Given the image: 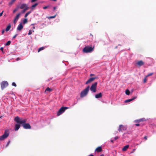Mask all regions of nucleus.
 I'll return each instance as SVG.
<instances>
[{
    "label": "nucleus",
    "instance_id": "f257e3e1",
    "mask_svg": "<svg viewBox=\"0 0 156 156\" xmlns=\"http://www.w3.org/2000/svg\"><path fill=\"white\" fill-rule=\"evenodd\" d=\"M17 124H23V126L25 129H30L31 126L29 123H25L27 122L26 119L19 118L18 116L16 117L14 119Z\"/></svg>",
    "mask_w": 156,
    "mask_h": 156
},
{
    "label": "nucleus",
    "instance_id": "f03ea898",
    "mask_svg": "<svg viewBox=\"0 0 156 156\" xmlns=\"http://www.w3.org/2000/svg\"><path fill=\"white\" fill-rule=\"evenodd\" d=\"M89 86H88L84 90L82 91L81 93L80 97L82 98L85 96L87 94L89 90Z\"/></svg>",
    "mask_w": 156,
    "mask_h": 156
},
{
    "label": "nucleus",
    "instance_id": "7ed1b4c3",
    "mask_svg": "<svg viewBox=\"0 0 156 156\" xmlns=\"http://www.w3.org/2000/svg\"><path fill=\"white\" fill-rule=\"evenodd\" d=\"M97 83L96 82L93 83L90 87V90L93 92H95L96 91Z\"/></svg>",
    "mask_w": 156,
    "mask_h": 156
},
{
    "label": "nucleus",
    "instance_id": "20e7f679",
    "mask_svg": "<svg viewBox=\"0 0 156 156\" xmlns=\"http://www.w3.org/2000/svg\"><path fill=\"white\" fill-rule=\"evenodd\" d=\"M93 50V48L91 47L87 46L85 47L83 49V51L85 53H89L91 52Z\"/></svg>",
    "mask_w": 156,
    "mask_h": 156
},
{
    "label": "nucleus",
    "instance_id": "39448f33",
    "mask_svg": "<svg viewBox=\"0 0 156 156\" xmlns=\"http://www.w3.org/2000/svg\"><path fill=\"white\" fill-rule=\"evenodd\" d=\"M1 85L2 89L3 90L5 88L8 86V83L7 81H3L1 83Z\"/></svg>",
    "mask_w": 156,
    "mask_h": 156
},
{
    "label": "nucleus",
    "instance_id": "423d86ee",
    "mask_svg": "<svg viewBox=\"0 0 156 156\" xmlns=\"http://www.w3.org/2000/svg\"><path fill=\"white\" fill-rule=\"evenodd\" d=\"M126 129V126L122 125H119L118 130L119 132H120L122 130H125Z\"/></svg>",
    "mask_w": 156,
    "mask_h": 156
},
{
    "label": "nucleus",
    "instance_id": "0eeeda50",
    "mask_svg": "<svg viewBox=\"0 0 156 156\" xmlns=\"http://www.w3.org/2000/svg\"><path fill=\"white\" fill-rule=\"evenodd\" d=\"M64 112V107H62L58 112L57 115L58 116H59Z\"/></svg>",
    "mask_w": 156,
    "mask_h": 156
},
{
    "label": "nucleus",
    "instance_id": "6e6552de",
    "mask_svg": "<svg viewBox=\"0 0 156 156\" xmlns=\"http://www.w3.org/2000/svg\"><path fill=\"white\" fill-rule=\"evenodd\" d=\"M96 78V77H91L85 83L86 84H87L93 81Z\"/></svg>",
    "mask_w": 156,
    "mask_h": 156
},
{
    "label": "nucleus",
    "instance_id": "1a4fd4ad",
    "mask_svg": "<svg viewBox=\"0 0 156 156\" xmlns=\"http://www.w3.org/2000/svg\"><path fill=\"white\" fill-rule=\"evenodd\" d=\"M20 8L21 9H26V8H29V7H28L27 5L26 4H23L21 5Z\"/></svg>",
    "mask_w": 156,
    "mask_h": 156
},
{
    "label": "nucleus",
    "instance_id": "9d476101",
    "mask_svg": "<svg viewBox=\"0 0 156 156\" xmlns=\"http://www.w3.org/2000/svg\"><path fill=\"white\" fill-rule=\"evenodd\" d=\"M20 13H19L14 18V23H15L19 18L20 17Z\"/></svg>",
    "mask_w": 156,
    "mask_h": 156
},
{
    "label": "nucleus",
    "instance_id": "9b49d317",
    "mask_svg": "<svg viewBox=\"0 0 156 156\" xmlns=\"http://www.w3.org/2000/svg\"><path fill=\"white\" fill-rule=\"evenodd\" d=\"M5 137L7 138L9 135V131L8 130H5L4 133L3 134Z\"/></svg>",
    "mask_w": 156,
    "mask_h": 156
},
{
    "label": "nucleus",
    "instance_id": "f8f14e48",
    "mask_svg": "<svg viewBox=\"0 0 156 156\" xmlns=\"http://www.w3.org/2000/svg\"><path fill=\"white\" fill-rule=\"evenodd\" d=\"M23 28V26L22 25V23H20L19 24V25L17 27V30H18L20 31Z\"/></svg>",
    "mask_w": 156,
    "mask_h": 156
},
{
    "label": "nucleus",
    "instance_id": "ddd939ff",
    "mask_svg": "<svg viewBox=\"0 0 156 156\" xmlns=\"http://www.w3.org/2000/svg\"><path fill=\"white\" fill-rule=\"evenodd\" d=\"M136 64L139 66H140L144 64V62L141 60L138 62Z\"/></svg>",
    "mask_w": 156,
    "mask_h": 156
},
{
    "label": "nucleus",
    "instance_id": "4468645a",
    "mask_svg": "<svg viewBox=\"0 0 156 156\" xmlns=\"http://www.w3.org/2000/svg\"><path fill=\"white\" fill-rule=\"evenodd\" d=\"M20 124H17L15 125L14 128V129L15 131H17L20 128Z\"/></svg>",
    "mask_w": 156,
    "mask_h": 156
},
{
    "label": "nucleus",
    "instance_id": "2eb2a0df",
    "mask_svg": "<svg viewBox=\"0 0 156 156\" xmlns=\"http://www.w3.org/2000/svg\"><path fill=\"white\" fill-rule=\"evenodd\" d=\"M102 96V94L101 93H100L98 94H96L95 95V97L97 98H101Z\"/></svg>",
    "mask_w": 156,
    "mask_h": 156
},
{
    "label": "nucleus",
    "instance_id": "dca6fc26",
    "mask_svg": "<svg viewBox=\"0 0 156 156\" xmlns=\"http://www.w3.org/2000/svg\"><path fill=\"white\" fill-rule=\"evenodd\" d=\"M136 98V97H135L132 99H127V100H126L125 101V103H127V102H130L133 100H134V99H135Z\"/></svg>",
    "mask_w": 156,
    "mask_h": 156
},
{
    "label": "nucleus",
    "instance_id": "f3484780",
    "mask_svg": "<svg viewBox=\"0 0 156 156\" xmlns=\"http://www.w3.org/2000/svg\"><path fill=\"white\" fill-rule=\"evenodd\" d=\"M102 150V148L101 147H97L95 150V151L97 152H100Z\"/></svg>",
    "mask_w": 156,
    "mask_h": 156
},
{
    "label": "nucleus",
    "instance_id": "a211bd4d",
    "mask_svg": "<svg viewBox=\"0 0 156 156\" xmlns=\"http://www.w3.org/2000/svg\"><path fill=\"white\" fill-rule=\"evenodd\" d=\"M129 147V145H127L124 147H123L122 149V151H125Z\"/></svg>",
    "mask_w": 156,
    "mask_h": 156
},
{
    "label": "nucleus",
    "instance_id": "6ab92c4d",
    "mask_svg": "<svg viewBox=\"0 0 156 156\" xmlns=\"http://www.w3.org/2000/svg\"><path fill=\"white\" fill-rule=\"evenodd\" d=\"M6 138V137L3 135L2 136H0V140H3Z\"/></svg>",
    "mask_w": 156,
    "mask_h": 156
},
{
    "label": "nucleus",
    "instance_id": "aec40b11",
    "mask_svg": "<svg viewBox=\"0 0 156 156\" xmlns=\"http://www.w3.org/2000/svg\"><path fill=\"white\" fill-rule=\"evenodd\" d=\"M10 28H11V25H10L9 24L6 27V28L5 29V31H8L10 30Z\"/></svg>",
    "mask_w": 156,
    "mask_h": 156
},
{
    "label": "nucleus",
    "instance_id": "412c9836",
    "mask_svg": "<svg viewBox=\"0 0 156 156\" xmlns=\"http://www.w3.org/2000/svg\"><path fill=\"white\" fill-rule=\"evenodd\" d=\"M146 121V120L145 118H142L137 120V121L138 122H139L141 121Z\"/></svg>",
    "mask_w": 156,
    "mask_h": 156
},
{
    "label": "nucleus",
    "instance_id": "4be33fe9",
    "mask_svg": "<svg viewBox=\"0 0 156 156\" xmlns=\"http://www.w3.org/2000/svg\"><path fill=\"white\" fill-rule=\"evenodd\" d=\"M52 90L49 87H48L45 90V91H48V92H50L52 91Z\"/></svg>",
    "mask_w": 156,
    "mask_h": 156
},
{
    "label": "nucleus",
    "instance_id": "5701e85b",
    "mask_svg": "<svg viewBox=\"0 0 156 156\" xmlns=\"http://www.w3.org/2000/svg\"><path fill=\"white\" fill-rule=\"evenodd\" d=\"M45 48V47H42L38 49V52H39L40 51L44 50Z\"/></svg>",
    "mask_w": 156,
    "mask_h": 156
},
{
    "label": "nucleus",
    "instance_id": "b1692460",
    "mask_svg": "<svg viewBox=\"0 0 156 156\" xmlns=\"http://www.w3.org/2000/svg\"><path fill=\"white\" fill-rule=\"evenodd\" d=\"M15 1L14 0H12V1L9 2V6L12 5Z\"/></svg>",
    "mask_w": 156,
    "mask_h": 156
},
{
    "label": "nucleus",
    "instance_id": "393cba45",
    "mask_svg": "<svg viewBox=\"0 0 156 156\" xmlns=\"http://www.w3.org/2000/svg\"><path fill=\"white\" fill-rule=\"evenodd\" d=\"M31 12V11H29L27 12L25 15V17L26 18L27 17L28 15Z\"/></svg>",
    "mask_w": 156,
    "mask_h": 156
},
{
    "label": "nucleus",
    "instance_id": "a878e982",
    "mask_svg": "<svg viewBox=\"0 0 156 156\" xmlns=\"http://www.w3.org/2000/svg\"><path fill=\"white\" fill-rule=\"evenodd\" d=\"M126 94L127 95H129L130 94V91L128 90H126Z\"/></svg>",
    "mask_w": 156,
    "mask_h": 156
},
{
    "label": "nucleus",
    "instance_id": "bb28decb",
    "mask_svg": "<svg viewBox=\"0 0 156 156\" xmlns=\"http://www.w3.org/2000/svg\"><path fill=\"white\" fill-rule=\"evenodd\" d=\"M34 32V30H29V33H28V34L29 35H30Z\"/></svg>",
    "mask_w": 156,
    "mask_h": 156
},
{
    "label": "nucleus",
    "instance_id": "cd10ccee",
    "mask_svg": "<svg viewBox=\"0 0 156 156\" xmlns=\"http://www.w3.org/2000/svg\"><path fill=\"white\" fill-rule=\"evenodd\" d=\"M56 15H55L53 16H51L48 17V18L49 19L54 18L56 17Z\"/></svg>",
    "mask_w": 156,
    "mask_h": 156
},
{
    "label": "nucleus",
    "instance_id": "c85d7f7f",
    "mask_svg": "<svg viewBox=\"0 0 156 156\" xmlns=\"http://www.w3.org/2000/svg\"><path fill=\"white\" fill-rule=\"evenodd\" d=\"M11 43V41H8L5 44L6 46L9 45Z\"/></svg>",
    "mask_w": 156,
    "mask_h": 156
},
{
    "label": "nucleus",
    "instance_id": "c756f323",
    "mask_svg": "<svg viewBox=\"0 0 156 156\" xmlns=\"http://www.w3.org/2000/svg\"><path fill=\"white\" fill-rule=\"evenodd\" d=\"M37 5H38V4L36 3H35L32 6V8H34Z\"/></svg>",
    "mask_w": 156,
    "mask_h": 156
},
{
    "label": "nucleus",
    "instance_id": "7c9ffc66",
    "mask_svg": "<svg viewBox=\"0 0 156 156\" xmlns=\"http://www.w3.org/2000/svg\"><path fill=\"white\" fill-rule=\"evenodd\" d=\"M29 9V8H26V9H23V10L22 11V13H24L27 10H28Z\"/></svg>",
    "mask_w": 156,
    "mask_h": 156
},
{
    "label": "nucleus",
    "instance_id": "2f4dec72",
    "mask_svg": "<svg viewBox=\"0 0 156 156\" xmlns=\"http://www.w3.org/2000/svg\"><path fill=\"white\" fill-rule=\"evenodd\" d=\"M27 22V19H24L23 20V23L24 24H25Z\"/></svg>",
    "mask_w": 156,
    "mask_h": 156
},
{
    "label": "nucleus",
    "instance_id": "473e14b6",
    "mask_svg": "<svg viewBox=\"0 0 156 156\" xmlns=\"http://www.w3.org/2000/svg\"><path fill=\"white\" fill-rule=\"evenodd\" d=\"M153 73H149V74L148 75H147L146 76V77H147L148 76H151L153 74Z\"/></svg>",
    "mask_w": 156,
    "mask_h": 156
},
{
    "label": "nucleus",
    "instance_id": "72a5a7b5",
    "mask_svg": "<svg viewBox=\"0 0 156 156\" xmlns=\"http://www.w3.org/2000/svg\"><path fill=\"white\" fill-rule=\"evenodd\" d=\"M12 86H14L15 87H16V84L15 83H14V82H13L12 83Z\"/></svg>",
    "mask_w": 156,
    "mask_h": 156
},
{
    "label": "nucleus",
    "instance_id": "f704fd0d",
    "mask_svg": "<svg viewBox=\"0 0 156 156\" xmlns=\"http://www.w3.org/2000/svg\"><path fill=\"white\" fill-rule=\"evenodd\" d=\"M49 7V6H45L44 7H43V8L44 9H46L47 8H48Z\"/></svg>",
    "mask_w": 156,
    "mask_h": 156
},
{
    "label": "nucleus",
    "instance_id": "c9c22d12",
    "mask_svg": "<svg viewBox=\"0 0 156 156\" xmlns=\"http://www.w3.org/2000/svg\"><path fill=\"white\" fill-rule=\"evenodd\" d=\"M146 78H147V77H146L144 78V83H145V82H146V81H147V79H146Z\"/></svg>",
    "mask_w": 156,
    "mask_h": 156
},
{
    "label": "nucleus",
    "instance_id": "e433bc0d",
    "mask_svg": "<svg viewBox=\"0 0 156 156\" xmlns=\"http://www.w3.org/2000/svg\"><path fill=\"white\" fill-rule=\"evenodd\" d=\"M68 108H69L67 107H64V111H65V110L66 109H68Z\"/></svg>",
    "mask_w": 156,
    "mask_h": 156
},
{
    "label": "nucleus",
    "instance_id": "4c0bfd02",
    "mask_svg": "<svg viewBox=\"0 0 156 156\" xmlns=\"http://www.w3.org/2000/svg\"><path fill=\"white\" fill-rule=\"evenodd\" d=\"M3 11H2V12L0 13V16H2V14H3Z\"/></svg>",
    "mask_w": 156,
    "mask_h": 156
},
{
    "label": "nucleus",
    "instance_id": "58836bf2",
    "mask_svg": "<svg viewBox=\"0 0 156 156\" xmlns=\"http://www.w3.org/2000/svg\"><path fill=\"white\" fill-rule=\"evenodd\" d=\"M17 34H16L15 35H14V36L13 37V38H14H14H15L17 36Z\"/></svg>",
    "mask_w": 156,
    "mask_h": 156
},
{
    "label": "nucleus",
    "instance_id": "ea45409f",
    "mask_svg": "<svg viewBox=\"0 0 156 156\" xmlns=\"http://www.w3.org/2000/svg\"><path fill=\"white\" fill-rule=\"evenodd\" d=\"M118 138V136H116L114 138V139L115 140H116Z\"/></svg>",
    "mask_w": 156,
    "mask_h": 156
},
{
    "label": "nucleus",
    "instance_id": "a19ab883",
    "mask_svg": "<svg viewBox=\"0 0 156 156\" xmlns=\"http://www.w3.org/2000/svg\"><path fill=\"white\" fill-rule=\"evenodd\" d=\"M4 32H5V30H3L2 31V34H4Z\"/></svg>",
    "mask_w": 156,
    "mask_h": 156
},
{
    "label": "nucleus",
    "instance_id": "79ce46f5",
    "mask_svg": "<svg viewBox=\"0 0 156 156\" xmlns=\"http://www.w3.org/2000/svg\"><path fill=\"white\" fill-rule=\"evenodd\" d=\"M144 139L145 140H147V137L146 136H145L144 137Z\"/></svg>",
    "mask_w": 156,
    "mask_h": 156
},
{
    "label": "nucleus",
    "instance_id": "37998d69",
    "mask_svg": "<svg viewBox=\"0 0 156 156\" xmlns=\"http://www.w3.org/2000/svg\"><path fill=\"white\" fill-rule=\"evenodd\" d=\"M17 10V9H15L14 10H13V12H16Z\"/></svg>",
    "mask_w": 156,
    "mask_h": 156
},
{
    "label": "nucleus",
    "instance_id": "c03bdc74",
    "mask_svg": "<svg viewBox=\"0 0 156 156\" xmlns=\"http://www.w3.org/2000/svg\"><path fill=\"white\" fill-rule=\"evenodd\" d=\"M0 50L2 51H3V47H1V48H0Z\"/></svg>",
    "mask_w": 156,
    "mask_h": 156
},
{
    "label": "nucleus",
    "instance_id": "a18cd8bd",
    "mask_svg": "<svg viewBox=\"0 0 156 156\" xmlns=\"http://www.w3.org/2000/svg\"><path fill=\"white\" fill-rule=\"evenodd\" d=\"M20 58H17L16 59V60L17 61H18V60H20Z\"/></svg>",
    "mask_w": 156,
    "mask_h": 156
},
{
    "label": "nucleus",
    "instance_id": "49530a36",
    "mask_svg": "<svg viewBox=\"0 0 156 156\" xmlns=\"http://www.w3.org/2000/svg\"><path fill=\"white\" fill-rule=\"evenodd\" d=\"M57 8V7H53V9H54V10H55Z\"/></svg>",
    "mask_w": 156,
    "mask_h": 156
},
{
    "label": "nucleus",
    "instance_id": "de8ad7c7",
    "mask_svg": "<svg viewBox=\"0 0 156 156\" xmlns=\"http://www.w3.org/2000/svg\"><path fill=\"white\" fill-rule=\"evenodd\" d=\"M37 0H31L32 2H34L36 1Z\"/></svg>",
    "mask_w": 156,
    "mask_h": 156
},
{
    "label": "nucleus",
    "instance_id": "09e8293b",
    "mask_svg": "<svg viewBox=\"0 0 156 156\" xmlns=\"http://www.w3.org/2000/svg\"><path fill=\"white\" fill-rule=\"evenodd\" d=\"M140 125V124H136V126H139Z\"/></svg>",
    "mask_w": 156,
    "mask_h": 156
},
{
    "label": "nucleus",
    "instance_id": "8fccbe9b",
    "mask_svg": "<svg viewBox=\"0 0 156 156\" xmlns=\"http://www.w3.org/2000/svg\"><path fill=\"white\" fill-rule=\"evenodd\" d=\"M111 141L112 143H113V142H114V140H112V139H111Z\"/></svg>",
    "mask_w": 156,
    "mask_h": 156
},
{
    "label": "nucleus",
    "instance_id": "3c124183",
    "mask_svg": "<svg viewBox=\"0 0 156 156\" xmlns=\"http://www.w3.org/2000/svg\"><path fill=\"white\" fill-rule=\"evenodd\" d=\"M94 75V74H90V76H93Z\"/></svg>",
    "mask_w": 156,
    "mask_h": 156
},
{
    "label": "nucleus",
    "instance_id": "603ef678",
    "mask_svg": "<svg viewBox=\"0 0 156 156\" xmlns=\"http://www.w3.org/2000/svg\"><path fill=\"white\" fill-rule=\"evenodd\" d=\"M88 156H94V155L92 154H90V155Z\"/></svg>",
    "mask_w": 156,
    "mask_h": 156
},
{
    "label": "nucleus",
    "instance_id": "864d4df0",
    "mask_svg": "<svg viewBox=\"0 0 156 156\" xmlns=\"http://www.w3.org/2000/svg\"><path fill=\"white\" fill-rule=\"evenodd\" d=\"M100 156H104L103 154L101 155Z\"/></svg>",
    "mask_w": 156,
    "mask_h": 156
},
{
    "label": "nucleus",
    "instance_id": "5fc2aeb1",
    "mask_svg": "<svg viewBox=\"0 0 156 156\" xmlns=\"http://www.w3.org/2000/svg\"><path fill=\"white\" fill-rule=\"evenodd\" d=\"M33 28L34 29H35V27H33Z\"/></svg>",
    "mask_w": 156,
    "mask_h": 156
},
{
    "label": "nucleus",
    "instance_id": "6e6d98bb",
    "mask_svg": "<svg viewBox=\"0 0 156 156\" xmlns=\"http://www.w3.org/2000/svg\"><path fill=\"white\" fill-rule=\"evenodd\" d=\"M2 117V116H1V117H0V119H1V118Z\"/></svg>",
    "mask_w": 156,
    "mask_h": 156
},
{
    "label": "nucleus",
    "instance_id": "4d7b16f0",
    "mask_svg": "<svg viewBox=\"0 0 156 156\" xmlns=\"http://www.w3.org/2000/svg\"><path fill=\"white\" fill-rule=\"evenodd\" d=\"M16 0H14L15 1Z\"/></svg>",
    "mask_w": 156,
    "mask_h": 156
}]
</instances>
